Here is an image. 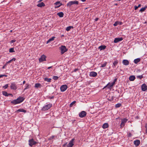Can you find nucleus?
I'll use <instances>...</instances> for the list:
<instances>
[{"label": "nucleus", "instance_id": "nucleus-38", "mask_svg": "<svg viewBox=\"0 0 147 147\" xmlns=\"http://www.w3.org/2000/svg\"><path fill=\"white\" fill-rule=\"evenodd\" d=\"M121 106V104L120 103H117L115 105V107L116 108H119Z\"/></svg>", "mask_w": 147, "mask_h": 147}, {"label": "nucleus", "instance_id": "nucleus-1", "mask_svg": "<svg viewBox=\"0 0 147 147\" xmlns=\"http://www.w3.org/2000/svg\"><path fill=\"white\" fill-rule=\"evenodd\" d=\"M25 98L23 97L19 96L17 99L11 101V104L16 105L22 102Z\"/></svg>", "mask_w": 147, "mask_h": 147}, {"label": "nucleus", "instance_id": "nucleus-21", "mask_svg": "<svg viewBox=\"0 0 147 147\" xmlns=\"http://www.w3.org/2000/svg\"><path fill=\"white\" fill-rule=\"evenodd\" d=\"M37 6L39 7H44L45 6V4L44 3L42 2L38 4L37 5Z\"/></svg>", "mask_w": 147, "mask_h": 147}, {"label": "nucleus", "instance_id": "nucleus-60", "mask_svg": "<svg viewBox=\"0 0 147 147\" xmlns=\"http://www.w3.org/2000/svg\"><path fill=\"white\" fill-rule=\"evenodd\" d=\"M26 82L25 81H24L23 82V84H24Z\"/></svg>", "mask_w": 147, "mask_h": 147}, {"label": "nucleus", "instance_id": "nucleus-10", "mask_svg": "<svg viewBox=\"0 0 147 147\" xmlns=\"http://www.w3.org/2000/svg\"><path fill=\"white\" fill-rule=\"evenodd\" d=\"M46 56L45 55H42L39 59V61L41 62L46 61Z\"/></svg>", "mask_w": 147, "mask_h": 147}, {"label": "nucleus", "instance_id": "nucleus-8", "mask_svg": "<svg viewBox=\"0 0 147 147\" xmlns=\"http://www.w3.org/2000/svg\"><path fill=\"white\" fill-rule=\"evenodd\" d=\"M67 88V86L66 85H63L60 87V90L61 92H64L66 90Z\"/></svg>", "mask_w": 147, "mask_h": 147}, {"label": "nucleus", "instance_id": "nucleus-51", "mask_svg": "<svg viewBox=\"0 0 147 147\" xmlns=\"http://www.w3.org/2000/svg\"><path fill=\"white\" fill-rule=\"evenodd\" d=\"M128 136L129 137H130L131 136V133H129L128 135Z\"/></svg>", "mask_w": 147, "mask_h": 147}, {"label": "nucleus", "instance_id": "nucleus-25", "mask_svg": "<svg viewBox=\"0 0 147 147\" xmlns=\"http://www.w3.org/2000/svg\"><path fill=\"white\" fill-rule=\"evenodd\" d=\"M136 78L134 76H130L129 78V80L131 81H133Z\"/></svg>", "mask_w": 147, "mask_h": 147}, {"label": "nucleus", "instance_id": "nucleus-19", "mask_svg": "<svg viewBox=\"0 0 147 147\" xmlns=\"http://www.w3.org/2000/svg\"><path fill=\"white\" fill-rule=\"evenodd\" d=\"M16 112L17 113H19V112H23L24 113H26L27 112V111L26 110H24L23 109H18L17 111Z\"/></svg>", "mask_w": 147, "mask_h": 147}, {"label": "nucleus", "instance_id": "nucleus-7", "mask_svg": "<svg viewBox=\"0 0 147 147\" xmlns=\"http://www.w3.org/2000/svg\"><path fill=\"white\" fill-rule=\"evenodd\" d=\"M127 119L125 118L122 119L121 122L120 124L121 127H123L124 126L125 123L127 122Z\"/></svg>", "mask_w": 147, "mask_h": 147}, {"label": "nucleus", "instance_id": "nucleus-3", "mask_svg": "<svg viewBox=\"0 0 147 147\" xmlns=\"http://www.w3.org/2000/svg\"><path fill=\"white\" fill-rule=\"evenodd\" d=\"M59 49L61 51V54H63L68 50L66 47L64 45H62L59 48Z\"/></svg>", "mask_w": 147, "mask_h": 147}, {"label": "nucleus", "instance_id": "nucleus-50", "mask_svg": "<svg viewBox=\"0 0 147 147\" xmlns=\"http://www.w3.org/2000/svg\"><path fill=\"white\" fill-rule=\"evenodd\" d=\"M134 8H135V10H136L138 9V7L137 6H134Z\"/></svg>", "mask_w": 147, "mask_h": 147}, {"label": "nucleus", "instance_id": "nucleus-28", "mask_svg": "<svg viewBox=\"0 0 147 147\" xmlns=\"http://www.w3.org/2000/svg\"><path fill=\"white\" fill-rule=\"evenodd\" d=\"M44 80L45 81H46L48 82H51V79L45 78H44Z\"/></svg>", "mask_w": 147, "mask_h": 147}, {"label": "nucleus", "instance_id": "nucleus-57", "mask_svg": "<svg viewBox=\"0 0 147 147\" xmlns=\"http://www.w3.org/2000/svg\"><path fill=\"white\" fill-rule=\"evenodd\" d=\"M42 1H43V0H40L39 1H38V3L40 2H41Z\"/></svg>", "mask_w": 147, "mask_h": 147}, {"label": "nucleus", "instance_id": "nucleus-43", "mask_svg": "<svg viewBox=\"0 0 147 147\" xmlns=\"http://www.w3.org/2000/svg\"><path fill=\"white\" fill-rule=\"evenodd\" d=\"M8 84H6L5 85V86H3V88H4V89H6L8 88Z\"/></svg>", "mask_w": 147, "mask_h": 147}, {"label": "nucleus", "instance_id": "nucleus-48", "mask_svg": "<svg viewBox=\"0 0 147 147\" xmlns=\"http://www.w3.org/2000/svg\"><path fill=\"white\" fill-rule=\"evenodd\" d=\"M10 96L11 97H13V95L12 94L10 93H8V96Z\"/></svg>", "mask_w": 147, "mask_h": 147}, {"label": "nucleus", "instance_id": "nucleus-54", "mask_svg": "<svg viewBox=\"0 0 147 147\" xmlns=\"http://www.w3.org/2000/svg\"><path fill=\"white\" fill-rule=\"evenodd\" d=\"M52 66H50V67H48L47 68V69H50L51 68H52Z\"/></svg>", "mask_w": 147, "mask_h": 147}, {"label": "nucleus", "instance_id": "nucleus-63", "mask_svg": "<svg viewBox=\"0 0 147 147\" xmlns=\"http://www.w3.org/2000/svg\"><path fill=\"white\" fill-rule=\"evenodd\" d=\"M146 133H147V128H146Z\"/></svg>", "mask_w": 147, "mask_h": 147}, {"label": "nucleus", "instance_id": "nucleus-58", "mask_svg": "<svg viewBox=\"0 0 147 147\" xmlns=\"http://www.w3.org/2000/svg\"><path fill=\"white\" fill-rule=\"evenodd\" d=\"M141 4H139L138 6V8L139 7H141Z\"/></svg>", "mask_w": 147, "mask_h": 147}, {"label": "nucleus", "instance_id": "nucleus-5", "mask_svg": "<svg viewBox=\"0 0 147 147\" xmlns=\"http://www.w3.org/2000/svg\"><path fill=\"white\" fill-rule=\"evenodd\" d=\"M28 142L29 145L31 147L33 145L36 144L37 143L33 138L29 139L28 140Z\"/></svg>", "mask_w": 147, "mask_h": 147}, {"label": "nucleus", "instance_id": "nucleus-35", "mask_svg": "<svg viewBox=\"0 0 147 147\" xmlns=\"http://www.w3.org/2000/svg\"><path fill=\"white\" fill-rule=\"evenodd\" d=\"M118 63V61L117 60L115 61L113 63V65L115 66Z\"/></svg>", "mask_w": 147, "mask_h": 147}, {"label": "nucleus", "instance_id": "nucleus-9", "mask_svg": "<svg viewBox=\"0 0 147 147\" xmlns=\"http://www.w3.org/2000/svg\"><path fill=\"white\" fill-rule=\"evenodd\" d=\"M86 115V113L84 111H82L79 113V116L81 118L84 117Z\"/></svg>", "mask_w": 147, "mask_h": 147}, {"label": "nucleus", "instance_id": "nucleus-29", "mask_svg": "<svg viewBox=\"0 0 147 147\" xmlns=\"http://www.w3.org/2000/svg\"><path fill=\"white\" fill-rule=\"evenodd\" d=\"M31 85H29L28 84H25V88L24 89V90H25L26 89H28L30 88V87Z\"/></svg>", "mask_w": 147, "mask_h": 147}, {"label": "nucleus", "instance_id": "nucleus-14", "mask_svg": "<svg viewBox=\"0 0 147 147\" xmlns=\"http://www.w3.org/2000/svg\"><path fill=\"white\" fill-rule=\"evenodd\" d=\"M54 4L56 5L55 7V8H58L62 5L61 3L59 1L56 2Z\"/></svg>", "mask_w": 147, "mask_h": 147}, {"label": "nucleus", "instance_id": "nucleus-24", "mask_svg": "<svg viewBox=\"0 0 147 147\" xmlns=\"http://www.w3.org/2000/svg\"><path fill=\"white\" fill-rule=\"evenodd\" d=\"M57 15L58 16L62 18L63 16L64 13L63 12H60L58 13Z\"/></svg>", "mask_w": 147, "mask_h": 147}, {"label": "nucleus", "instance_id": "nucleus-27", "mask_svg": "<svg viewBox=\"0 0 147 147\" xmlns=\"http://www.w3.org/2000/svg\"><path fill=\"white\" fill-rule=\"evenodd\" d=\"M140 58H138L135 59L134 60V62L135 64H137L140 61Z\"/></svg>", "mask_w": 147, "mask_h": 147}, {"label": "nucleus", "instance_id": "nucleus-2", "mask_svg": "<svg viewBox=\"0 0 147 147\" xmlns=\"http://www.w3.org/2000/svg\"><path fill=\"white\" fill-rule=\"evenodd\" d=\"M79 4V2L76 0L71 1L69 2L67 4V7H70L74 4L78 5Z\"/></svg>", "mask_w": 147, "mask_h": 147}, {"label": "nucleus", "instance_id": "nucleus-12", "mask_svg": "<svg viewBox=\"0 0 147 147\" xmlns=\"http://www.w3.org/2000/svg\"><path fill=\"white\" fill-rule=\"evenodd\" d=\"M141 88L142 91H145L147 90V86L145 84H144L142 85Z\"/></svg>", "mask_w": 147, "mask_h": 147}, {"label": "nucleus", "instance_id": "nucleus-15", "mask_svg": "<svg viewBox=\"0 0 147 147\" xmlns=\"http://www.w3.org/2000/svg\"><path fill=\"white\" fill-rule=\"evenodd\" d=\"M89 75L90 76L95 77L97 75V73L95 72L92 71L90 73Z\"/></svg>", "mask_w": 147, "mask_h": 147}, {"label": "nucleus", "instance_id": "nucleus-62", "mask_svg": "<svg viewBox=\"0 0 147 147\" xmlns=\"http://www.w3.org/2000/svg\"><path fill=\"white\" fill-rule=\"evenodd\" d=\"M118 5V4L117 3L115 4V5Z\"/></svg>", "mask_w": 147, "mask_h": 147}, {"label": "nucleus", "instance_id": "nucleus-4", "mask_svg": "<svg viewBox=\"0 0 147 147\" xmlns=\"http://www.w3.org/2000/svg\"><path fill=\"white\" fill-rule=\"evenodd\" d=\"M52 104L49 103L43 107L41 110L42 111H45L50 109L52 106Z\"/></svg>", "mask_w": 147, "mask_h": 147}, {"label": "nucleus", "instance_id": "nucleus-42", "mask_svg": "<svg viewBox=\"0 0 147 147\" xmlns=\"http://www.w3.org/2000/svg\"><path fill=\"white\" fill-rule=\"evenodd\" d=\"M59 78V77L57 76H53V78L54 80H57L58 79V78Z\"/></svg>", "mask_w": 147, "mask_h": 147}, {"label": "nucleus", "instance_id": "nucleus-22", "mask_svg": "<svg viewBox=\"0 0 147 147\" xmlns=\"http://www.w3.org/2000/svg\"><path fill=\"white\" fill-rule=\"evenodd\" d=\"M55 37L54 36L52 37L51 38L49 39L46 42L47 44H48L50 42L53 40L55 38Z\"/></svg>", "mask_w": 147, "mask_h": 147}, {"label": "nucleus", "instance_id": "nucleus-49", "mask_svg": "<svg viewBox=\"0 0 147 147\" xmlns=\"http://www.w3.org/2000/svg\"><path fill=\"white\" fill-rule=\"evenodd\" d=\"M78 68L75 69L74 70V72H76L77 71H78Z\"/></svg>", "mask_w": 147, "mask_h": 147}, {"label": "nucleus", "instance_id": "nucleus-11", "mask_svg": "<svg viewBox=\"0 0 147 147\" xmlns=\"http://www.w3.org/2000/svg\"><path fill=\"white\" fill-rule=\"evenodd\" d=\"M74 139L73 138L71 141H69V143L67 145V147H72L74 145L73 142L74 141Z\"/></svg>", "mask_w": 147, "mask_h": 147}, {"label": "nucleus", "instance_id": "nucleus-45", "mask_svg": "<svg viewBox=\"0 0 147 147\" xmlns=\"http://www.w3.org/2000/svg\"><path fill=\"white\" fill-rule=\"evenodd\" d=\"M55 136H51L49 138V140H51L53 139Z\"/></svg>", "mask_w": 147, "mask_h": 147}, {"label": "nucleus", "instance_id": "nucleus-18", "mask_svg": "<svg viewBox=\"0 0 147 147\" xmlns=\"http://www.w3.org/2000/svg\"><path fill=\"white\" fill-rule=\"evenodd\" d=\"M106 47V46L105 45H101L98 47V49L100 51L104 50Z\"/></svg>", "mask_w": 147, "mask_h": 147}, {"label": "nucleus", "instance_id": "nucleus-30", "mask_svg": "<svg viewBox=\"0 0 147 147\" xmlns=\"http://www.w3.org/2000/svg\"><path fill=\"white\" fill-rule=\"evenodd\" d=\"M2 94L5 96H8V93L6 91H3L2 92Z\"/></svg>", "mask_w": 147, "mask_h": 147}, {"label": "nucleus", "instance_id": "nucleus-20", "mask_svg": "<svg viewBox=\"0 0 147 147\" xmlns=\"http://www.w3.org/2000/svg\"><path fill=\"white\" fill-rule=\"evenodd\" d=\"M122 23H123L121 22H119L118 21H116L113 24V26H117L118 24H119V25H122Z\"/></svg>", "mask_w": 147, "mask_h": 147}, {"label": "nucleus", "instance_id": "nucleus-52", "mask_svg": "<svg viewBox=\"0 0 147 147\" xmlns=\"http://www.w3.org/2000/svg\"><path fill=\"white\" fill-rule=\"evenodd\" d=\"M7 64H6H6H5V65H3V67H2V68H3V69H4V68H5V66H6V65H7Z\"/></svg>", "mask_w": 147, "mask_h": 147}, {"label": "nucleus", "instance_id": "nucleus-59", "mask_svg": "<svg viewBox=\"0 0 147 147\" xmlns=\"http://www.w3.org/2000/svg\"><path fill=\"white\" fill-rule=\"evenodd\" d=\"M3 77V75H0V78Z\"/></svg>", "mask_w": 147, "mask_h": 147}, {"label": "nucleus", "instance_id": "nucleus-55", "mask_svg": "<svg viewBox=\"0 0 147 147\" xmlns=\"http://www.w3.org/2000/svg\"><path fill=\"white\" fill-rule=\"evenodd\" d=\"M7 77V75H3V77Z\"/></svg>", "mask_w": 147, "mask_h": 147}, {"label": "nucleus", "instance_id": "nucleus-46", "mask_svg": "<svg viewBox=\"0 0 147 147\" xmlns=\"http://www.w3.org/2000/svg\"><path fill=\"white\" fill-rule=\"evenodd\" d=\"M16 41V40H13L10 41V43L11 44L12 43L15 42Z\"/></svg>", "mask_w": 147, "mask_h": 147}, {"label": "nucleus", "instance_id": "nucleus-16", "mask_svg": "<svg viewBox=\"0 0 147 147\" xmlns=\"http://www.w3.org/2000/svg\"><path fill=\"white\" fill-rule=\"evenodd\" d=\"M140 144V141L139 140H137L134 141V144L136 146H138Z\"/></svg>", "mask_w": 147, "mask_h": 147}, {"label": "nucleus", "instance_id": "nucleus-53", "mask_svg": "<svg viewBox=\"0 0 147 147\" xmlns=\"http://www.w3.org/2000/svg\"><path fill=\"white\" fill-rule=\"evenodd\" d=\"M98 18H96L95 19V20H94L95 21V22H96V21H97L98 20Z\"/></svg>", "mask_w": 147, "mask_h": 147}, {"label": "nucleus", "instance_id": "nucleus-6", "mask_svg": "<svg viewBox=\"0 0 147 147\" xmlns=\"http://www.w3.org/2000/svg\"><path fill=\"white\" fill-rule=\"evenodd\" d=\"M10 88L11 90H16L17 88V86L16 83L14 82H13L11 83Z\"/></svg>", "mask_w": 147, "mask_h": 147}, {"label": "nucleus", "instance_id": "nucleus-44", "mask_svg": "<svg viewBox=\"0 0 147 147\" xmlns=\"http://www.w3.org/2000/svg\"><path fill=\"white\" fill-rule=\"evenodd\" d=\"M117 78H115V79H114L113 81V82H112V85L115 84V82L117 81Z\"/></svg>", "mask_w": 147, "mask_h": 147}, {"label": "nucleus", "instance_id": "nucleus-34", "mask_svg": "<svg viewBox=\"0 0 147 147\" xmlns=\"http://www.w3.org/2000/svg\"><path fill=\"white\" fill-rule=\"evenodd\" d=\"M41 86L40 84L39 83H36L35 85V87L36 88H38Z\"/></svg>", "mask_w": 147, "mask_h": 147}, {"label": "nucleus", "instance_id": "nucleus-32", "mask_svg": "<svg viewBox=\"0 0 147 147\" xmlns=\"http://www.w3.org/2000/svg\"><path fill=\"white\" fill-rule=\"evenodd\" d=\"M16 60V59L15 58H13L11 60H10L9 61H8L6 63V64H8V63H11L12 61H15Z\"/></svg>", "mask_w": 147, "mask_h": 147}, {"label": "nucleus", "instance_id": "nucleus-40", "mask_svg": "<svg viewBox=\"0 0 147 147\" xmlns=\"http://www.w3.org/2000/svg\"><path fill=\"white\" fill-rule=\"evenodd\" d=\"M114 99V97L113 96H111V97H110L109 99V100L110 101H113Z\"/></svg>", "mask_w": 147, "mask_h": 147}, {"label": "nucleus", "instance_id": "nucleus-31", "mask_svg": "<svg viewBox=\"0 0 147 147\" xmlns=\"http://www.w3.org/2000/svg\"><path fill=\"white\" fill-rule=\"evenodd\" d=\"M73 26H70L67 27L66 29V30L67 31H69L70 30L71 28H73Z\"/></svg>", "mask_w": 147, "mask_h": 147}, {"label": "nucleus", "instance_id": "nucleus-56", "mask_svg": "<svg viewBox=\"0 0 147 147\" xmlns=\"http://www.w3.org/2000/svg\"><path fill=\"white\" fill-rule=\"evenodd\" d=\"M67 143H66L64 144L63 145V146H65L67 145Z\"/></svg>", "mask_w": 147, "mask_h": 147}, {"label": "nucleus", "instance_id": "nucleus-13", "mask_svg": "<svg viewBox=\"0 0 147 147\" xmlns=\"http://www.w3.org/2000/svg\"><path fill=\"white\" fill-rule=\"evenodd\" d=\"M123 39L122 38H115L114 39V42L115 43H117L119 42L122 41Z\"/></svg>", "mask_w": 147, "mask_h": 147}, {"label": "nucleus", "instance_id": "nucleus-39", "mask_svg": "<svg viewBox=\"0 0 147 147\" xmlns=\"http://www.w3.org/2000/svg\"><path fill=\"white\" fill-rule=\"evenodd\" d=\"M76 101H74L72 102L71 103L70 105V107H72V106L76 103Z\"/></svg>", "mask_w": 147, "mask_h": 147}, {"label": "nucleus", "instance_id": "nucleus-64", "mask_svg": "<svg viewBox=\"0 0 147 147\" xmlns=\"http://www.w3.org/2000/svg\"><path fill=\"white\" fill-rule=\"evenodd\" d=\"M64 36V35H62V36Z\"/></svg>", "mask_w": 147, "mask_h": 147}, {"label": "nucleus", "instance_id": "nucleus-26", "mask_svg": "<svg viewBox=\"0 0 147 147\" xmlns=\"http://www.w3.org/2000/svg\"><path fill=\"white\" fill-rule=\"evenodd\" d=\"M112 83H109L108 84H107L106 86L105 87L107 86L109 88H110L113 87L114 84L112 85Z\"/></svg>", "mask_w": 147, "mask_h": 147}, {"label": "nucleus", "instance_id": "nucleus-61", "mask_svg": "<svg viewBox=\"0 0 147 147\" xmlns=\"http://www.w3.org/2000/svg\"><path fill=\"white\" fill-rule=\"evenodd\" d=\"M86 0H81V1L82 2H84L86 1Z\"/></svg>", "mask_w": 147, "mask_h": 147}, {"label": "nucleus", "instance_id": "nucleus-41", "mask_svg": "<svg viewBox=\"0 0 147 147\" xmlns=\"http://www.w3.org/2000/svg\"><path fill=\"white\" fill-rule=\"evenodd\" d=\"M136 77L137 78H138L141 80L143 78V76L142 75L138 76Z\"/></svg>", "mask_w": 147, "mask_h": 147}, {"label": "nucleus", "instance_id": "nucleus-47", "mask_svg": "<svg viewBox=\"0 0 147 147\" xmlns=\"http://www.w3.org/2000/svg\"><path fill=\"white\" fill-rule=\"evenodd\" d=\"M54 98V96H49V98L50 99H53Z\"/></svg>", "mask_w": 147, "mask_h": 147}, {"label": "nucleus", "instance_id": "nucleus-33", "mask_svg": "<svg viewBox=\"0 0 147 147\" xmlns=\"http://www.w3.org/2000/svg\"><path fill=\"white\" fill-rule=\"evenodd\" d=\"M147 7V6H145L144 7L142 8L140 10V11L141 12H143L145 11V10L146 9V8Z\"/></svg>", "mask_w": 147, "mask_h": 147}, {"label": "nucleus", "instance_id": "nucleus-36", "mask_svg": "<svg viewBox=\"0 0 147 147\" xmlns=\"http://www.w3.org/2000/svg\"><path fill=\"white\" fill-rule=\"evenodd\" d=\"M107 63L106 62H105L103 64H101V67H104L106 66Z\"/></svg>", "mask_w": 147, "mask_h": 147}, {"label": "nucleus", "instance_id": "nucleus-23", "mask_svg": "<svg viewBox=\"0 0 147 147\" xmlns=\"http://www.w3.org/2000/svg\"><path fill=\"white\" fill-rule=\"evenodd\" d=\"M109 127V125L107 123H104L102 126L103 128L105 129Z\"/></svg>", "mask_w": 147, "mask_h": 147}, {"label": "nucleus", "instance_id": "nucleus-17", "mask_svg": "<svg viewBox=\"0 0 147 147\" xmlns=\"http://www.w3.org/2000/svg\"><path fill=\"white\" fill-rule=\"evenodd\" d=\"M122 63L124 65H127L129 64V62L127 60H123L122 61Z\"/></svg>", "mask_w": 147, "mask_h": 147}, {"label": "nucleus", "instance_id": "nucleus-37", "mask_svg": "<svg viewBox=\"0 0 147 147\" xmlns=\"http://www.w3.org/2000/svg\"><path fill=\"white\" fill-rule=\"evenodd\" d=\"M9 52L10 53H13L15 52L14 51V48H12L9 49Z\"/></svg>", "mask_w": 147, "mask_h": 147}]
</instances>
